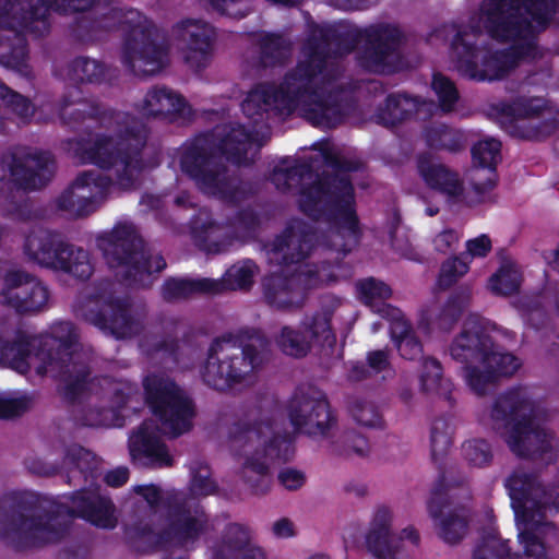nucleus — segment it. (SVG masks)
<instances>
[{
    "mask_svg": "<svg viewBox=\"0 0 559 559\" xmlns=\"http://www.w3.org/2000/svg\"><path fill=\"white\" fill-rule=\"evenodd\" d=\"M524 0H484L468 29L447 26L453 34L450 58L462 75L476 81L503 78L521 55Z\"/></svg>",
    "mask_w": 559,
    "mask_h": 559,
    "instance_id": "f257e3e1",
    "label": "nucleus"
},
{
    "mask_svg": "<svg viewBox=\"0 0 559 559\" xmlns=\"http://www.w3.org/2000/svg\"><path fill=\"white\" fill-rule=\"evenodd\" d=\"M306 60L296 73L287 75L278 86L260 85L250 91L241 107L250 118L262 117L269 110L289 114L298 110L321 128H332L344 120L349 105L337 95L342 87L338 63L319 47H308Z\"/></svg>",
    "mask_w": 559,
    "mask_h": 559,
    "instance_id": "f03ea898",
    "label": "nucleus"
},
{
    "mask_svg": "<svg viewBox=\"0 0 559 559\" xmlns=\"http://www.w3.org/2000/svg\"><path fill=\"white\" fill-rule=\"evenodd\" d=\"M145 400L155 419L132 433L129 450L140 465L168 466L173 459L159 441V432L176 437L191 427L193 407L188 396L165 374H151L143 382Z\"/></svg>",
    "mask_w": 559,
    "mask_h": 559,
    "instance_id": "7ed1b4c3",
    "label": "nucleus"
},
{
    "mask_svg": "<svg viewBox=\"0 0 559 559\" xmlns=\"http://www.w3.org/2000/svg\"><path fill=\"white\" fill-rule=\"evenodd\" d=\"M317 235L301 222H295L283 235L267 246V257L271 263L285 264L287 275H272L264 284V296L267 302L276 308L289 309L298 307L305 299L306 289L330 283L337 278L336 273L323 266L314 271L309 262L302 260L313 251L318 254L320 248H325L324 240L313 248Z\"/></svg>",
    "mask_w": 559,
    "mask_h": 559,
    "instance_id": "20e7f679",
    "label": "nucleus"
},
{
    "mask_svg": "<svg viewBox=\"0 0 559 559\" xmlns=\"http://www.w3.org/2000/svg\"><path fill=\"white\" fill-rule=\"evenodd\" d=\"M75 342L76 333L69 322H56L33 337L21 330L0 332V365L20 373L34 370L37 374L70 377L83 369Z\"/></svg>",
    "mask_w": 559,
    "mask_h": 559,
    "instance_id": "39448f33",
    "label": "nucleus"
},
{
    "mask_svg": "<svg viewBox=\"0 0 559 559\" xmlns=\"http://www.w3.org/2000/svg\"><path fill=\"white\" fill-rule=\"evenodd\" d=\"M95 0H0V63L27 74L25 32L40 35L48 28L50 9L84 11Z\"/></svg>",
    "mask_w": 559,
    "mask_h": 559,
    "instance_id": "423d86ee",
    "label": "nucleus"
},
{
    "mask_svg": "<svg viewBox=\"0 0 559 559\" xmlns=\"http://www.w3.org/2000/svg\"><path fill=\"white\" fill-rule=\"evenodd\" d=\"M210 468L203 463L191 466L190 498L185 500L180 509L169 513L165 525L159 530L147 526L129 528L127 534L139 549H147L158 545H169L185 550L194 547L201 535L209 528L206 514L194 507L192 499L206 497L216 491V484L210 478Z\"/></svg>",
    "mask_w": 559,
    "mask_h": 559,
    "instance_id": "0eeeda50",
    "label": "nucleus"
},
{
    "mask_svg": "<svg viewBox=\"0 0 559 559\" xmlns=\"http://www.w3.org/2000/svg\"><path fill=\"white\" fill-rule=\"evenodd\" d=\"M119 134L116 138L98 136L93 142L84 143L76 152L82 163H92L103 169H112L117 185L123 189L132 188L140 174L147 168L140 158V146L144 143L143 129L130 128V118L116 115L114 118Z\"/></svg>",
    "mask_w": 559,
    "mask_h": 559,
    "instance_id": "6e6552de",
    "label": "nucleus"
},
{
    "mask_svg": "<svg viewBox=\"0 0 559 559\" xmlns=\"http://www.w3.org/2000/svg\"><path fill=\"white\" fill-rule=\"evenodd\" d=\"M298 204L307 215L319 219H336L342 222V231L346 241L340 242L341 236H334L333 246L337 251H345L356 242L357 219L354 213V192L347 174L337 171L333 178H324L318 182L302 187L299 191Z\"/></svg>",
    "mask_w": 559,
    "mask_h": 559,
    "instance_id": "1a4fd4ad",
    "label": "nucleus"
},
{
    "mask_svg": "<svg viewBox=\"0 0 559 559\" xmlns=\"http://www.w3.org/2000/svg\"><path fill=\"white\" fill-rule=\"evenodd\" d=\"M270 358L267 342L252 337L241 347L231 336L214 341L202 369L203 380L216 390H226L248 379Z\"/></svg>",
    "mask_w": 559,
    "mask_h": 559,
    "instance_id": "9d476101",
    "label": "nucleus"
},
{
    "mask_svg": "<svg viewBox=\"0 0 559 559\" xmlns=\"http://www.w3.org/2000/svg\"><path fill=\"white\" fill-rule=\"evenodd\" d=\"M97 246L109 265L121 269L119 274L138 286L150 285L152 273L160 272L166 265L160 255H147L131 224L117 225L110 233L99 236Z\"/></svg>",
    "mask_w": 559,
    "mask_h": 559,
    "instance_id": "9b49d317",
    "label": "nucleus"
},
{
    "mask_svg": "<svg viewBox=\"0 0 559 559\" xmlns=\"http://www.w3.org/2000/svg\"><path fill=\"white\" fill-rule=\"evenodd\" d=\"M231 447L241 451L243 456L241 476L255 492L267 490L270 465L275 460H285L293 453L288 439L270 438L269 431L265 432L261 428L240 430L233 437Z\"/></svg>",
    "mask_w": 559,
    "mask_h": 559,
    "instance_id": "f8f14e48",
    "label": "nucleus"
},
{
    "mask_svg": "<svg viewBox=\"0 0 559 559\" xmlns=\"http://www.w3.org/2000/svg\"><path fill=\"white\" fill-rule=\"evenodd\" d=\"M55 164L48 153L17 150L0 165V212L10 213L11 197L20 190L38 189L53 175Z\"/></svg>",
    "mask_w": 559,
    "mask_h": 559,
    "instance_id": "ddd939ff",
    "label": "nucleus"
},
{
    "mask_svg": "<svg viewBox=\"0 0 559 559\" xmlns=\"http://www.w3.org/2000/svg\"><path fill=\"white\" fill-rule=\"evenodd\" d=\"M24 249L28 258L41 266L63 271L81 280L88 278L93 272L85 250L64 243L49 233L28 236Z\"/></svg>",
    "mask_w": 559,
    "mask_h": 559,
    "instance_id": "4468645a",
    "label": "nucleus"
},
{
    "mask_svg": "<svg viewBox=\"0 0 559 559\" xmlns=\"http://www.w3.org/2000/svg\"><path fill=\"white\" fill-rule=\"evenodd\" d=\"M203 140L183 145L174 157L173 166L178 165L204 192L224 199H234L235 186L224 171L207 156Z\"/></svg>",
    "mask_w": 559,
    "mask_h": 559,
    "instance_id": "2eb2a0df",
    "label": "nucleus"
},
{
    "mask_svg": "<svg viewBox=\"0 0 559 559\" xmlns=\"http://www.w3.org/2000/svg\"><path fill=\"white\" fill-rule=\"evenodd\" d=\"M138 22L132 28L131 38L126 48V60L132 71L138 74L153 75L159 72L168 62L167 51L155 41V31L136 11L126 13V22Z\"/></svg>",
    "mask_w": 559,
    "mask_h": 559,
    "instance_id": "dca6fc26",
    "label": "nucleus"
},
{
    "mask_svg": "<svg viewBox=\"0 0 559 559\" xmlns=\"http://www.w3.org/2000/svg\"><path fill=\"white\" fill-rule=\"evenodd\" d=\"M356 37L359 44H365L364 53L359 57L364 68L378 73H389L401 68L397 50L400 32L396 27L370 26L357 32Z\"/></svg>",
    "mask_w": 559,
    "mask_h": 559,
    "instance_id": "f3484780",
    "label": "nucleus"
},
{
    "mask_svg": "<svg viewBox=\"0 0 559 559\" xmlns=\"http://www.w3.org/2000/svg\"><path fill=\"white\" fill-rule=\"evenodd\" d=\"M393 512L386 507L376 509L366 535V546L379 559H399L397 555L406 544L417 546L419 535L413 526L403 528L399 535L392 531Z\"/></svg>",
    "mask_w": 559,
    "mask_h": 559,
    "instance_id": "a211bd4d",
    "label": "nucleus"
},
{
    "mask_svg": "<svg viewBox=\"0 0 559 559\" xmlns=\"http://www.w3.org/2000/svg\"><path fill=\"white\" fill-rule=\"evenodd\" d=\"M49 300L47 287L37 278L20 270H9L2 278L0 304L17 312H38Z\"/></svg>",
    "mask_w": 559,
    "mask_h": 559,
    "instance_id": "6ab92c4d",
    "label": "nucleus"
},
{
    "mask_svg": "<svg viewBox=\"0 0 559 559\" xmlns=\"http://www.w3.org/2000/svg\"><path fill=\"white\" fill-rule=\"evenodd\" d=\"M289 418L298 430L310 436H324L335 424L325 395L318 390L297 393L289 404Z\"/></svg>",
    "mask_w": 559,
    "mask_h": 559,
    "instance_id": "aec40b11",
    "label": "nucleus"
},
{
    "mask_svg": "<svg viewBox=\"0 0 559 559\" xmlns=\"http://www.w3.org/2000/svg\"><path fill=\"white\" fill-rule=\"evenodd\" d=\"M417 168L426 186L451 203L474 206L484 201L483 195L474 197L472 192H465L460 175L431 156H420Z\"/></svg>",
    "mask_w": 559,
    "mask_h": 559,
    "instance_id": "412c9836",
    "label": "nucleus"
},
{
    "mask_svg": "<svg viewBox=\"0 0 559 559\" xmlns=\"http://www.w3.org/2000/svg\"><path fill=\"white\" fill-rule=\"evenodd\" d=\"M334 335L330 328V316L326 312L307 318L300 330L283 326L275 337L278 348L288 356H305L312 341L332 345Z\"/></svg>",
    "mask_w": 559,
    "mask_h": 559,
    "instance_id": "4be33fe9",
    "label": "nucleus"
},
{
    "mask_svg": "<svg viewBox=\"0 0 559 559\" xmlns=\"http://www.w3.org/2000/svg\"><path fill=\"white\" fill-rule=\"evenodd\" d=\"M521 367V359L511 353H502L495 347L487 352L480 366H467L462 370V377L477 395H483L499 378L513 376Z\"/></svg>",
    "mask_w": 559,
    "mask_h": 559,
    "instance_id": "5701e85b",
    "label": "nucleus"
},
{
    "mask_svg": "<svg viewBox=\"0 0 559 559\" xmlns=\"http://www.w3.org/2000/svg\"><path fill=\"white\" fill-rule=\"evenodd\" d=\"M111 185L96 170L84 171L60 198V205L78 215L93 211L111 191Z\"/></svg>",
    "mask_w": 559,
    "mask_h": 559,
    "instance_id": "b1692460",
    "label": "nucleus"
},
{
    "mask_svg": "<svg viewBox=\"0 0 559 559\" xmlns=\"http://www.w3.org/2000/svg\"><path fill=\"white\" fill-rule=\"evenodd\" d=\"M493 418L499 425L502 437L510 450L522 456L524 433V394L522 389L504 393L497 402Z\"/></svg>",
    "mask_w": 559,
    "mask_h": 559,
    "instance_id": "393cba45",
    "label": "nucleus"
},
{
    "mask_svg": "<svg viewBox=\"0 0 559 559\" xmlns=\"http://www.w3.org/2000/svg\"><path fill=\"white\" fill-rule=\"evenodd\" d=\"M493 337L488 328L477 317L469 318L455 337L451 347V356L467 366H480L488 350L492 348Z\"/></svg>",
    "mask_w": 559,
    "mask_h": 559,
    "instance_id": "a878e982",
    "label": "nucleus"
},
{
    "mask_svg": "<svg viewBox=\"0 0 559 559\" xmlns=\"http://www.w3.org/2000/svg\"><path fill=\"white\" fill-rule=\"evenodd\" d=\"M178 38L186 44L183 59L194 69L205 68L211 58V43L214 36L213 28L201 21L189 20L176 27Z\"/></svg>",
    "mask_w": 559,
    "mask_h": 559,
    "instance_id": "bb28decb",
    "label": "nucleus"
},
{
    "mask_svg": "<svg viewBox=\"0 0 559 559\" xmlns=\"http://www.w3.org/2000/svg\"><path fill=\"white\" fill-rule=\"evenodd\" d=\"M209 559H266L264 550L252 542L251 531L241 524H230L223 540L212 547Z\"/></svg>",
    "mask_w": 559,
    "mask_h": 559,
    "instance_id": "cd10ccee",
    "label": "nucleus"
},
{
    "mask_svg": "<svg viewBox=\"0 0 559 559\" xmlns=\"http://www.w3.org/2000/svg\"><path fill=\"white\" fill-rule=\"evenodd\" d=\"M70 511L98 527L111 528L117 523L111 502L97 490H84L72 497Z\"/></svg>",
    "mask_w": 559,
    "mask_h": 559,
    "instance_id": "c85d7f7f",
    "label": "nucleus"
},
{
    "mask_svg": "<svg viewBox=\"0 0 559 559\" xmlns=\"http://www.w3.org/2000/svg\"><path fill=\"white\" fill-rule=\"evenodd\" d=\"M542 496L545 492L539 487L534 488L530 484V488H526V559H547L544 545L539 542V534L544 530L542 510L547 503Z\"/></svg>",
    "mask_w": 559,
    "mask_h": 559,
    "instance_id": "c756f323",
    "label": "nucleus"
},
{
    "mask_svg": "<svg viewBox=\"0 0 559 559\" xmlns=\"http://www.w3.org/2000/svg\"><path fill=\"white\" fill-rule=\"evenodd\" d=\"M139 107L144 116L174 119L185 112L186 103L179 94L167 87H154L146 93Z\"/></svg>",
    "mask_w": 559,
    "mask_h": 559,
    "instance_id": "7c9ffc66",
    "label": "nucleus"
},
{
    "mask_svg": "<svg viewBox=\"0 0 559 559\" xmlns=\"http://www.w3.org/2000/svg\"><path fill=\"white\" fill-rule=\"evenodd\" d=\"M104 390L110 399L111 406L109 409L102 411L99 419L93 421L92 425L106 427L121 426L122 418L119 413L124 408V405L132 401L135 389L127 381L117 382L105 379Z\"/></svg>",
    "mask_w": 559,
    "mask_h": 559,
    "instance_id": "2f4dec72",
    "label": "nucleus"
},
{
    "mask_svg": "<svg viewBox=\"0 0 559 559\" xmlns=\"http://www.w3.org/2000/svg\"><path fill=\"white\" fill-rule=\"evenodd\" d=\"M545 416L540 412L526 418V460L547 462L551 459L554 440L544 426Z\"/></svg>",
    "mask_w": 559,
    "mask_h": 559,
    "instance_id": "473e14b6",
    "label": "nucleus"
},
{
    "mask_svg": "<svg viewBox=\"0 0 559 559\" xmlns=\"http://www.w3.org/2000/svg\"><path fill=\"white\" fill-rule=\"evenodd\" d=\"M11 528L9 531L0 528L1 533L9 537L11 533L16 534L19 538L26 543L36 545L40 543L52 542L57 538V533L50 528L48 520L12 518Z\"/></svg>",
    "mask_w": 559,
    "mask_h": 559,
    "instance_id": "72a5a7b5",
    "label": "nucleus"
},
{
    "mask_svg": "<svg viewBox=\"0 0 559 559\" xmlns=\"http://www.w3.org/2000/svg\"><path fill=\"white\" fill-rule=\"evenodd\" d=\"M432 108L433 104L428 102H419L406 95H391L386 99L385 111L380 116V120L385 124H393L412 114L425 117Z\"/></svg>",
    "mask_w": 559,
    "mask_h": 559,
    "instance_id": "f704fd0d",
    "label": "nucleus"
},
{
    "mask_svg": "<svg viewBox=\"0 0 559 559\" xmlns=\"http://www.w3.org/2000/svg\"><path fill=\"white\" fill-rule=\"evenodd\" d=\"M105 311L106 314H91L87 319L100 329L110 331L117 338H124L132 333L133 323L122 304H109Z\"/></svg>",
    "mask_w": 559,
    "mask_h": 559,
    "instance_id": "c9c22d12",
    "label": "nucleus"
},
{
    "mask_svg": "<svg viewBox=\"0 0 559 559\" xmlns=\"http://www.w3.org/2000/svg\"><path fill=\"white\" fill-rule=\"evenodd\" d=\"M392 314L391 335L401 356L406 359H415L421 353V345L412 333L408 323L405 321L401 310L388 308Z\"/></svg>",
    "mask_w": 559,
    "mask_h": 559,
    "instance_id": "e433bc0d",
    "label": "nucleus"
},
{
    "mask_svg": "<svg viewBox=\"0 0 559 559\" xmlns=\"http://www.w3.org/2000/svg\"><path fill=\"white\" fill-rule=\"evenodd\" d=\"M522 284L520 267L513 260L503 259L499 269L488 278V289L499 296H512L519 292Z\"/></svg>",
    "mask_w": 559,
    "mask_h": 559,
    "instance_id": "4c0bfd02",
    "label": "nucleus"
},
{
    "mask_svg": "<svg viewBox=\"0 0 559 559\" xmlns=\"http://www.w3.org/2000/svg\"><path fill=\"white\" fill-rule=\"evenodd\" d=\"M357 292L360 300L370 307L374 312H378L383 318H388L390 321L392 314L388 312V308H392L385 304V300L390 298L392 290L391 288L381 281L374 278H367L360 281L357 284Z\"/></svg>",
    "mask_w": 559,
    "mask_h": 559,
    "instance_id": "58836bf2",
    "label": "nucleus"
},
{
    "mask_svg": "<svg viewBox=\"0 0 559 559\" xmlns=\"http://www.w3.org/2000/svg\"><path fill=\"white\" fill-rule=\"evenodd\" d=\"M500 142L492 138L480 140L472 148L474 166L486 169L489 173L484 189L491 187L495 182L493 170L500 160Z\"/></svg>",
    "mask_w": 559,
    "mask_h": 559,
    "instance_id": "ea45409f",
    "label": "nucleus"
},
{
    "mask_svg": "<svg viewBox=\"0 0 559 559\" xmlns=\"http://www.w3.org/2000/svg\"><path fill=\"white\" fill-rule=\"evenodd\" d=\"M219 282L207 278H171L165 283L163 294L167 299H176L186 297L194 292L217 293L219 292Z\"/></svg>",
    "mask_w": 559,
    "mask_h": 559,
    "instance_id": "a19ab883",
    "label": "nucleus"
},
{
    "mask_svg": "<svg viewBox=\"0 0 559 559\" xmlns=\"http://www.w3.org/2000/svg\"><path fill=\"white\" fill-rule=\"evenodd\" d=\"M468 298V293L464 292L460 296H452L442 310H439L436 306L427 307L421 312L419 328L426 330L430 324L438 323L442 325L453 320L466 305Z\"/></svg>",
    "mask_w": 559,
    "mask_h": 559,
    "instance_id": "79ce46f5",
    "label": "nucleus"
},
{
    "mask_svg": "<svg viewBox=\"0 0 559 559\" xmlns=\"http://www.w3.org/2000/svg\"><path fill=\"white\" fill-rule=\"evenodd\" d=\"M506 488L514 512L518 540L521 544L524 538V473L521 469L512 473L506 480Z\"/></svg>",
    "mask_w": 559,
    "mask_h": 559,
    "instance_id": "37998d69",
    "label": "nucleus"
},
{
    "mask_svg": "<svg viewBox=\"0 0 559 559\" xmlns=\"http://www.w3.org/2000/svg\"><path fill=\"white\" fill-rule=\"evenodd\" d=\"M430 514L433 516L436 521V526L438 528V535L448 544H456L459 543L466 534L467 523L465 518L451 513V512H441V515H437L433 510V507L429 508Z\"/></svg>",
    "mask_w": 559,
    "mask_h": 559,
    "instance_id": "c03bdc74",
    "label": "nucleus"
},
{
    "mask_svg": "<svg viewBox=\"0 0 559 559\" xmlns=\"http://www.w3.org/2000/svg\"><path fill=\"white\" fill-rule=\"evenodd\" d=\"M442 384V368L440 362L431 357L423 359L418 370V390L421 394L432 397L440 393Z\"/></svg>",
    "mask_w": 559,
    "mask_h": 559,
    "instance_id": "a18cd8bd",
    "label": "nucleus"
},
{
    "mask_svg": "<svg viewBox=\"0 0 559 559\" xmlns=\"http://www.w3.org/2000/svg\"><path fill=\"white\" fill-rule=\"evenodd\" d=\"M469 267L471 261L467 258L454 255L447 259L441 264L437 286L440 289L450 288L468 273Z\"/></svg>",
    "mask_w": 559,
    "mask_h": 559,
    "instance_id": "49530a36",
    "label": "nucleus"
},
{
    "mask_svg": "<svg viewBox=\"0 0 559 559\" xmlns=\"http://www.w3.org/2000/svg\"><path fill=\"white\" fill-rule=\"evenodd\" d=\"M254 144V138L242 128L233 129L231 132L222 141L221 151L227 155V158L235 163H241V152L251 148Z\"/></svg>",
    "mask_w": 559,
    "mask_h": 559,
    "instance_id": "de8ad7c7",
    "label": "nucleus"
},
{
    "mask_svg": "<svg viewBox=\"0 0 559 559\" xmlns=\"http://www.w3.org/2000/svg\"><path fill=\"white\" fill-rule=\"evenodd\" d=\"M503 556H509V559H521L519 555L510 554L509 540H501L491 531L484 537L481 546L474 555V559H500Z\"/></svg>",
    "mask_w": 559,
    "mask_h": 559,
    "instance_id": "09e8293b",
    "label": "nucleus"
},
{
    "mask_svg": "<svg viewBox=\"0 0 559 559\" xmlns=\"http://www.w3.org/2000/svg\"><path fill=\"white\" fill-rule=\"evenodd\" d=\"M0 100L22 120H28L34 116L33 104L23 95L12 91L0 81Z\"/></svg>",
    "mask_w": 559,
    "mask_h": 559,
    "instance_id": "8fccbe9b",
    "label": "nucleus"
},
{
    "mask_svg": "<svg viewBox=\"0 0 559 559\" xmlns=\"http://www.w3.org/2000/svg\"><path fill=\"white\" fill-rule=\"evenodd\" d=\"M427 144L432 148L453 151L459 145L457 133L442 123H433L425 131Z\"/></svg>",
    "mask_w": 559,
    "mask_h": 559,
    "instance_id": "3c124183",
    "label": "nucleus"
},
{
    "mask_svg": "<svg viewBox=\"0 0 559 559\" xmlns=\"http://www.w3.org/2000/svg\"><path fill=\"white\" fill-rule=\"evenodd\" d=\"M431 87L438 97L440 110L450 112L459 99V93L454 83L440 73L432 78Z\"/></svg>",
    "mask_w": 559,
    "mask_h": 559,
    "instance_id": "603ef678",
    "label": "nucleus"
},
{
    "mask_svg": "<svg viewBox=\"0 0 559 559\" xmlns=\"http://www.w3.org/2000/svg\"><path fill=\"white\" fill-rule=\"evenodd\" d=\"M535 115H540L545 124L540 136L550 134L559 126V114L548 107L543 98H532L526 103V119ZM533 136L538 138L539 134H534Z\"/></svg>",
    "mask_w": 559,
    "mask_h": 559,
    "instance_id": "864d4df0",
    "label": "nucleus"
},
{
    "mask_svg": "<svg viewBox=\"0 0 559 559\" xmlns=\"http://www.w3.org/2000/svg\"><path fill=\"white\" fill-rule=\"evenodd\" d=\"M33 399L21 392H0V418L20 415L31 407Z\"/></svg>",
    "mask_w": 559,
    "mask_h": 559,
    "instance_id": "5fc2aeb1",
    "label": "nucleus"
},
{
    "mask_svg": "<svg viewBox=\"0 0 559 559\" xmlns=\"http://www.w3.org/2000/svg\"><path fill=\"white\" fill-rule=\"evenodd\" d=\"M254 273V264L250 261L238 263L229 267L224 276V283H219V290L223 285L230 289L247 287Z\"/></svg>",
    "mask_w": 559,
    "mask_h": 559,
    "instance_id": "6e6d98bb",
    "label": "nucleus"
},
{
    "mask_svg": "<svg viewBox=\"0 0 559 559\" xmlns=\"http://www.w3.org/2000/svg\"><path fill=\"white\" fill-rule=\"evenodd\" d=\"M350 415L355 421L365 427H376L381 423L377 408L369 402H356L350 407Z\"/></svg>",
    "mask_w": 559,
    "mask_h": 559,
    "instance_id": "4d7b16f0",
    "label": "nucleus"
},
{
    "mask_svg": "<svg viewBox=\"0 0 559 559\" xmlns=\"http://www.w3.org/2000/svg\"><path fill=\"white\" fill-rule=\"evenodd\" d=\"M463 451L466 460L475 466L485 465L491 457L490 447L484 440L467 441L463 445Z\"/></svg>",
    "mask_w": 559,
    "mask_h": 559,
    "instance_id": "13d9d810",
    "label": "nucleus"
},
{
    "mask_svg": "<svg viewBox=\"0 0 559 559\" xmlns=\"http://www.w3.org/2000/svg\"><path fill=\"white\" fill-rule=\"evenodd\" d=\"M73 80L93 82L98 80L103 73L100 64L92 59H78L74 61Z\"/></svg>",
    "mask_w": 559,
    "mask_h": 559,
    "instance_id": "bf43d9fd",
    "label": "nucleus"
},
{
    "mask_svg": "<svg viewBox=\"0 0 559 559\" xmlns=\"http://www.w3.org/2000/svg\"><path fill=\"white\" fill-rule=\"evenodd\" d=\"M451 444V436L447 425L442 421L435 423L431 431V451L433 455L443 454Z\"/></svg>",
    "mask_w": 559,
    "mask_h": 559,
    "instance_id": "052dcab7",
    "label": "nucleus"
},
{
    "mask_svg": "<svg viewBox=\"0 0 559 559\" xmlns=\"http://www.w3.org/2000/svg\"><path fill=\"white\" fill-rule=\"evenodd\" d=\"M492 243L490 238L487 235H479L473 239L466 241V257L467 260H472L475 258H484L491 250Z\"/></svg>",
    "mask_w": 559,
    "mask_h": 559,
    "instance_id": "680f3d73",
    "label": "nucleus"
},
{
    "mask_svg": "<svg viewBox=\"0 0 559 559\" xmlns=\"http://www.w3.org/2000/svg\"><path fill=\"white\" fill-rule=\"evenodd\" d=\"M461 237L462 235L459 230L444 228L435 236L433 246L437 251L444 253L453 250L457 246Z\"/></svg>",
    "mask_w": 559,
    "mask_h": 559,
    "instance_id": "e2e57ef3",
    "label": "nucleus"
},
{
    "mask_svg": "<svg viewBox=\"0 0 559 559\" xmlns=\"http://www.w3.org/2000/svg\"><path fill=\"white\" fill-rule=\"evenodd\" d=\"M278 481L288 490H297L304 486L306 476L298 469L287 467L278 473Z\"/></svg>",
    "mask_w": 559,
    "mask_h": 559,
    "instance_id": "0e129e2a",
    "label": "nucleus"
},
{
    "mask_svg": "<svg viewBox=\"0 0 559 559\" xmlns=\"http://www.w3.org/2000/svg\"><path fill=\"white\" fill-rule=\"evenodd\" d=\"M299 171L296 168L278 167L272 175V181L277 189L285 190L290 187V182L298 181Z\"/></svg>",
    "mask_w": 559,
    "mask_h": 559,
    "instance_id": "69168bd1",
    "label": "nucleus"
},
{
    "mask_svg": "<svg viewBox=\"0 0 559 559\" xmlns=\"http://www.w3.org/2000/svg\"><path fill=\"white\" fill-rule=\"evenodd\" d=\"M212 4L221 12L234 16L241 17L245 12L241 9L242 0H211Z\"/></svg>",
    "mask_w": 559,
    "mask_h": 559,
    "instance_id": "338daca9",
    "label": "nucleus"
},
{
    "mask_svg": "<svg viewBox=\"0 0 559 559\" xmlns=\"http://www.w3.org/2000/svg\"><path fill=\"white\" fill-rule=\"evenodd\" d=\"M272 533L276 538H292L296 536L297 531L295 524L288 519L276 520L272 524Z\"/></svg>",
    "mask_w": 559,
    "mask_h": 559,
    "instance_id": "774afa93",
    "label": "nucleus"
}]
</instances>
